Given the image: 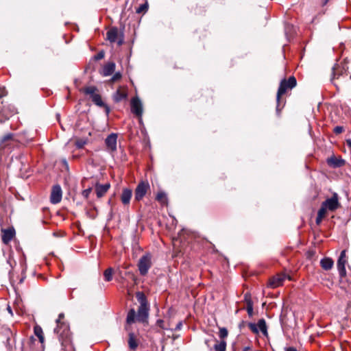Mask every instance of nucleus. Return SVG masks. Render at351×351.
Listing matches in <instances>:
<instances>
[{
    "mask_svg": "<svg viewBox=\"0 0 351 351\" xmlns=\"http://www.w3.org/2000/svg\"><path fill=\"white\" fill-rule=\"evenodd\" d=\"M64 319V314L60 313L56 321L57 326L54 328V332L58 336L63 351H73L69 326Z\"/></svg>",
    "mask_w": 351,
    "mask_h": 351,
    "instance_id": "1",
    "label": "nucleus"
},
{
    "mask_svg": "<svg viewBox=\"0 0 351 351\" xmlns=\"http://www.w3.org/2000/svg\"><path fill=\"white\" fill-rule=\"evenodd\" d=\"M296 84L297 81L294 76L289 77L288 80H282L277 92V103L280 102V99L282 95L285 94L288 90H291L292 88H293L296 86Z\"/></svg>",
    "mask_w": 351,
    "mask_h": 351,
    "instance_id": "2",
    "label": "nucleus"
},
{
    "mask_svg": "<svg viewBox=\"0 0 351 351\" xmlns=\"http://www.w3.org/2000/svg\"><path fill=\"white\" fill-rule=\"evenodd\" d=\"M340 206L339 195L337 193H334L331 197L326 199L322 203L319 209H324V213L326 214L327 211L334 212Z\"/></svg>",
    "mask_w": 351,
    "mask_h": 351,
    "instance_id": "3",
    "label": "nucleus"
},
{
    "mask_svg": "<svg viewBox=\"0 0 351 351\" xmlns=\"http://www.w3.org/2000/svg\"><path fill=\"white\" fill-rule=\"evenodd\" d=\"M138 299L140 300V306L137 311L136 320L139 322L145 323L149 315V306L142 293Z\"/></svg>",
    "mask_w": 351,
    "mask_h": 351,
    "instance_id": "4",
    "label": "nucleus"
},
{
    "mask_svg": "<svg viewBox=\"0 0 351 351\" xmlns=\"http://www.w3.org/2000/svg\"><path fill=\"white\" fill-rule=\"evenodd\" d=\"M82 91L86 95H89L91 97L93 102L98 106H105L107 112H108L109 108L107 106H105L104 103L101 99V97L99 94L97 93V88L95 86H87L83 88Z\"/></svg>",
    "mask_w": 351,
    "mask_h": 351,
    "instance_id": "5",
    "label": "nucleus"
},
{
    "mask_svg": "<svg viewBox=\"0 0 351 351\" xmlns=\"http://www.w3.org/2000/svg\"><path fill=\"white\" fill-rule=\"evenodd\" d=\"M152 256L150 254L143 255L138 261V268L141 276H145L152 267Z\"/></svg>",
    "mask_w": 351,
    "mask_h": 351,
    "instance_id": "6",
    "label": "nucleus"
},
{
    "mask_svg": "<svg viewBox=\"0 0 351 351\" xmlns=\"http://www.w3.org/2000/svg\"><path fill=\"white\" fill-rule=\"evenodd\" d=\"M107 39L110 43H117L118 45H121L123 43V35L120 34L117 27H112L107 32Z\"/></svg>",
    "mask_w": 351,
    "mask_h": 351,
    "instance_id": "7",
    "label": "nucleus"
},
{
    "mask_svg": "<svg viewBox=\"0 0 351 351\" xmlns=\"http://www.w3.org/2000/svg\"><path fill=\"white\" fill-rule=\"evenodd\" d=\"M248 327L254 334H258L260 330L264 336H268L267 327L266 325V322L264 319H259L257 324L254 323H249Z\"/></svg>",
    "mask_w": 351,
    "mask_h": 351,
    "instance_id": "8",
    "label": "nucleus"
},
{
    "mask_svg": "<svg viewBox=\"0 0 351 351\" xmlns=\"http://www.w3.org/2000/svg\"><path fill=\"white\" fill-rule=\"evenodd\" d=\"M347 262L346 250H343L341 252L337 263V269L341 277H344L346 275V265Z\"/></svg>",
    "mask_w": 351,
    "mask_h": 351,
    "instance_id": "9",
    "label": "nucleus"
},
{
    "mask_svg": "<svg viewBox=\"0 0 351 351\" xmlns=\"http://www.w3.org/2000/svg\"><path fill=\"white\" fill-rule=\"evenodd\" d=\"M149 184L147 182H141L136 186L134 193L135 200L140 201L147 193Z\"/></svg>",
    "mask_w": 351,
    "mask_h": 351,
    "instance_id": "10",
    "label": "nucleus"
},
{
    "mask_svg": "<svg viewBox=\"0 0 351 351\" xmlns=\"http://www.w3.org/2000/svg\"><path fill=\"white\" fill-rule=\"evenodd\" d=\"M105 144L106 149L109 152H115L117 151V134L115 133H111L108 135L105 140Z\"/></svg>",
    "mask_w": 351,
    "mask_h": 351,
    "instance_id": "11",
    "label": "nucleus"
},
{
    "mask_svg": "<svg viewBox=\"0 0 351 351\" xmlns=\"http://www.w3.org/2000/svg\"><path fill=\"white\" fill-rule=\"evenodd\" d=\"M345 73V69L343 66L337 64H335L332 67V71L331 75L330 81L331 82L336 86H337V84H336L335 81L337 80H339L341 77L343 76Z\"/></svg>",
    "mask_w": 351,
    "mask_h": 351,
    "instance_id": "12",
    "label": "nucleus"
},
{
    "mask_svg": "<svg viewBox=\"0 0 351 351\" xmlns=\"http://www.w3.org/2000/svg\"><path fill=\"white\" fill-rule=\"evenodd\" d=\"M131 111L136 116L141 117L143 114V105L140 99L137 97H133L130 101Z\"/></svg>",
    "mask_w": 351,
    "mask_h": 351,
    "instance_id": "13",
    "label": "nucleus"
},
{
    "mask_svg": "<svg viewBox=\"0 0 351 351\" xmlns=\"http://www.w3.org/2000/svg\"><path fill=\"white\" fill-rule=\"evenodd\" d=\"M15 143L14 135L8 133L3 136L0 142V150H4L6 148H10Z\"/></svg>",
    "mask_w": 351,
    "mask_h": 351,
    "instance_id": "14",
    "label": "nucleus"
},
{
    "mask_svg": "<svg viewBox=\"0 0 351 351\" xmlns=\"http://www.w3.org/2000/svg\"><path fill=\"white\" fill-rule=\"evenodd\" d=\"M62 191L60 185H55L53 186L50 201L52 204H56L60 202L62 199Z\"/></svg>",
    "mask_w": 351,
    "mask_h": 351,
    "instance_id": "15",
    "label": "nucleus"
},
{
    "mask_svg": "<svg viewBox=\"0 0 351 351\" xmlns=\"http://www.w3.org/2000/svg\"><path fill=\"white\" fill-rule=\"evenodd\" d=\"M15 236L14 228H8L1 230V239L4 244H8Z\"/></svg>",
    "mask_w": 351,
    "mask_h": 351,
    "instance_id": "16",
    "label": "nucleus"
},
{
    "mask_svg": "<svg viewBox=\"0 0 351 351\" xmlns=\"http://www.w3.org/2000/svg\"><path fill=\"white\" fill-rule=\"evenodd\" d=\"M128 91L125 87H119L113 95V100L118 103L127 98Z\"/></svg>",
    "mask_w": 351,
    "mask_h": 351,
    "instance_id": "17",
    "label": "nucleus"
},
{
    "mask_svg": "<svg viewBox=\"0 0 351 351\" xmlns=\"http://www.w3.org/2000/svg\"><path fill=\"white\" fill-rule=\"evenodd\" d=\"M110 187V183H106L104 184H97L95 186V191L97 197H102L109 190Z\"/></svg>",
    "mask_w": 351,
    "mask_h": 351,
    "instance_id": "18",
    "label": "nucleus"
},
{
    "mask_svg": "<svg viewBox=\"0 0 351 351\" xmlns=\"http://www.w3.org/2000/svg\"><path fill=\"white\" fill-rule=\"evenodd\" d=\"M285 277V274H278L274 276L269 281V286L272 288H276L282 285Z\"/></svg>",
    "mask_w": 351,
    "mask_h": 351,
    "instance_id": "19",
    "label": "nucleus"
},
{
    "mask_svg": "<svg viewBox=\"0 0 351 351\" xmlns=\"http://www.w3.org/2000/svg\"><path fill=\"white\" fill-rule=\"evenodd\" d=\"M132 196V191L130 189L125 188L123 189L121 195V200L123 204L128 205Z\"/></svg>",
    "mask_w": 351,
    "mask_h": 351,
    "instance_id": "20",
    "label": "nucleus"
},
{
    "mask_svg": "<svg viewBox=\"0 0 351 351\" xmlns=\"http://www.w3.org/2000/svg\"><path fill=\"white\" fill-rule=\"evenodd\" d=\"M116 64L113 62H108L106 64L102 69L101 75L104 77L112 75L115 70Z\"/></svg>",
    "mask_w": 351,
    "mask_h": 351,
    "instance_id": "21",
    "label": "nucleus"
},
{
    "mask_svg": "<svg viewBox=\"0 0 351 351\" xmlns=\"http://www.w3.org/2000/svg\"><path fill=\"white\" fill-rule=\"evenodd\" d=\"M328 164L332 167H340L345 164V160L333 156L328 159Z\"/></svg>",
    "mask_w": 351,
    "mask_h": 351,
    "instance_id": "22",
    "label": "nucleus"
},
{
    "mask_svg": "<svg viewBox=\"0 0 351 351\" xmlns=\"http://www.w3.org/2000/svg\"><path fill=\"white\" fill-rule=\"evenodd\" d=\"M320 265L324 270H330L334 265V261L331 258L325 257L320 261Z\"/></svg>",
    "mask_w": 351,
    "mask_h": 351,
    "instance_id": "23",
    "label": "nucleus"
},
{
    "mask_svg": "<svg viewBox=\"0 0 351 351\" xmlns=\"http://www.w3.org/2000/svg\"><path fill=\"white\" fill-rule=\"evenodd\" d=\"M128 346L131 350H135L138 346V340L133 332L129 333Z\"/></svg>",
    "mask_w": 351,
    "mask_h": 351,
    "instance_id": "24",
    "label": "nucleus"
},
{
    "mask_svg": "<svg viewBox=\"0 0 351 351\" xmlns=\"http://www.w3.org/2000/svg\"><path fill=\"white\" fill-rule=\"evenodd\" d=\"M137 313H136L134 309H130L127 315L126 321L128 324L134 323L135 319H136Z\"/></svg>",
    "mask_w": 351,
    "mask_h": 351,
    "instance_id": "25",
    "label": "nucleus"
},
{
    "mask_svg": "<svg viewBox=\"0 0 351 351\" xmlns=\"http://www.w3.org/2000/svg\"><path fill=\"white\" fill-rule=\"evenodd\" d=\"M34 330L35 335L38 337L40 342L41 343H43L44 335H43V332L41 327L36 326L34 327Z\"/></svg>",
    "mask_w": 351,
    "mask_h": 351,
    "instance_id": "26",
    "label": "nucleus"
},
{
    "mask_svg": "<svg viewBox=\"0 0 351 351\" xmlns=\"http://www.w3.org/2000/svg\"><path fill=\"white\" fill-rule=\"evenodd\" d=\"M214 349L215 351H226V342L224 340H221L214 346Z\"/></svg>",
    "mask_w": 351,
    "mask_h": 351,
    "instance_id": "27",
    "label": "nucleus"
},
{
    "mask_svg": "<svg viewBox=\"0 0 351 351\" xmlns=\"http://www.w3.org/2000/svg\"><path fill=\"white\" fill-rule=\"evenodd\" d=\"M113 269L111 267L108 268L104 272L105 280L109 282L112 279Z\"/></svg>",
    "mask_w": 351,
    "mask_h": 351,
    "instance_id": "28",
    "label": "nucleus"
},
{
    "mask_svg": "<svg viewBox=\"0 0 351 351\" xmlns=\"http://www.w3.org/2000/svg\"><path fill=\"white\" fill-rule=\"evenodd\" d=\"M246 303H247V312L249 316L253 315V302L251 299H247L245 298Z\"/></svg>",
    "mask_w": 351,
    "mask_h": 351,
    "instance_id": "29",
    "label": "nucleus"
},
{
    "mask_svg": "<svg viewBox=\"0 0 351 351\" xmlns=\"http://www.w3.org/2000/svg\"><path fill=\"white\" fill-rule=\"evenodd\" d=\"M326 214L325 213H324V209L323 210L319 209V210L317 212V215L316 217V223L317 225L320 224L322 219L326 217Z\"/></svg>",
    "mask_w": 351,
    "mask_h": 351,
    "instance_id": "30",
    "label": "nucleus"
},
{
    "mask_svg": "<svg viewBox=\"0 0 351 351\" xmlns=\"http://www.w3.org/2000/svg\"><path fill=\"white\" fill-rule=\"evenodd\" d=\"M156 199L162 204L167 202L166 194L164 192H160L157 194Z\"/></svg>",
    "mask_w": 351,
    "mask_h": 351,
    "instance_id": "31",
    "label": "nucleus"
},
{
    "mask_svg": "<svg viewBox=\"0 0 351 351\" xmlns=\"http://www.w3.org/2000/svg\"><path fill=\"white\" fill-rule=\"evenodd\" d=\"M228 332L226 328H220L219 331V337L223 340V339L228 337Z\"/></svg>",
    "mask_w": 351,
    "mask_h": 351,
    "instance_id": "32",
    "label": "nucleus"
},
{
    "mask_svg": "<svg viewBox=\"0 0 351 351\" xmlns=\"http://www.w3.org/2000/svg\"><path fill=\"white\" fill-rule=\"evenodd\" d=\"M121 78V74L120 72H117L114 74V75L110 79V81L114 82L119 80Z\"/></svg>",
    "mask_w": 351,
    "mask_h": 351,
    "instance_id": "33",
    "label": "nucleus"
},
{
    "mask_svg": "<svg viewBox=\"0 0 351 351\" xmlns=\"http://www.w3.org/2000/svg\"><path fill=\"white\" fill-rule=\"evenodd\" d=\"M92 189L90 188L86 189L82 191V195L85 198H88L90 193H91Z\"/></svg>",
    "mask_w": 351,
    "mask_h": 351,
    "instance_id": "34",
    "label": "nucleus"
},
{
    "mask_svg": "<svg viewBox=\"0 0 351 351\" xmlns=\"http://www.w3.org/2000/svg\"><path fill=\"white\" fill-rule=\"evenodd\" d=\"M343 128L342 126H336L334 130H333V132L336 134H341V132H343Z\"/></svg>",
    "mask_w": 351,
    "mask_h": 351,
    "instance_id": "35",
    "label": "nucleus"
},
{
    "mask_svg": "<svg viewBox=\"0 0 351 351\" xmlns=\"http://www.w3.org/2000/svg\"><path fill=\"white\" fill-rule=\"evenodd\" d=\"M85 144L86 141L83 140H78L75 143V145L78 148H82Z\"/></svg>",
    "mask_w": 351,
    "mask_h": 351,
    "instance_id": "36",
    "label": "nucleus"
},
{
    "mask_svg": "<svg viewBox=\"0 0 351 351\" xmlns=\"http://www.w3.org/2000/svg\"><path fill=\"white\" fill-rule=\"evenodd\" d=\"M104 52L100 51L97 55L95 56V59L96 60H99L104 58Z\"/></svg>",
    "mask_w": 351,
    "mask_h": 351,
    "instance_id": "37",
    "label": "nucleus"
},
{
    "mask_svg": "<svg viewBox=\"0 0 351 351\" xmlns=\"http://www.w3.org/2000/svg\"><path fill=\"white\" fill-rule=\"evenodd\" d=\"M147 5L146 4H143L136 10V12L140 13L142 11H143L144 10H147Z\"/></svg>",
    "mask_w": 351,
    "mask_h": 351,
    "instance_id": "38",
    "label": "nucleus"
},
{
    "mask_svg": "<svg viewBox=\"0 0 351 351\" xmlns=\"http://www.w3.org/2000/svg\"><path fill=\"white\" fill-rule=\"evenodd\" d=\"M285 351H298L296 350V348H295L294 347H287V348H285Z\"/></svg>",
    "mask_w": 351,
    "mask_h": 351,
    "instance_id": "39",
    "label": "nucleus"
},
{
    "mask_svg": "<svg viewBox=\"0 0 351 351\" xmlns=\"http://www.w3.org/2000/svg\"><path fill=\"white\" fill-rule=\"evenodd\" d=\"M182 326V323L181 322H178L176 326V330H180Z\"/></svg>",
    "mask_w": 351,
    "mask_h": 351,
    "instance_id": "40",
    "label": "nucleus"
},
{
    "mask_svg": "<svg viewBox=\"0 0 351 351\" xmlns=\"http://www.w3.org/2000/svg\"><path fill=\"white\" fill-rule=\"evenodd\" d=\"M162 323H163V321H162V320H161V319H159V320H158V321H157V324H158V326H160V327H162Z\"/></svg>",
    "mask_w": 351,
    "mask_h": 351,
    "instance_id": "41",
    "label": "nucleus"
},
{
    "mask_svg": "<svg viewBox=\"0 0 351 351\" xmlns=\"http://www.w3.org/2000/svg\"><path fill=\"white\" fill-rule=\"evenodd\" d=\"M347 145L351 147V138H349L346 141Z\"/></svg>",
    "mask_w": 351,
    "mask_h": 351,
    "instance_id": "42",
    "label": "nucleus"
},
{
    "mask_svg": "<svg viewBox=\"0 0 351 351\" xmlns=\"http://www.w3.org/2000/svg\"><path fill=\"white\" fill-rule=\"evenodd\" d=\"M8 311H10V313H12V310H11L10 307H8Z\"/></svg>",
    "mask_w": 351,
    "mask_h": 351,
    "instance_id": "43",
    "label": "nucleus"
},
{
    "mask_svg": "<svg viewBox=\"0 0 351 351\" xmlns=\"http://www.w3.org/2000/svg\"><path fill=\"white\" fill-rule=\"evenodd\" d=\"M248 349V348H245L244 351H246Z\"/></svg>",
    "mask_w": 351,
    "mask_h": 351,
    "instance_id": "44",
    "label": "nucleus"
}]
</instances>
